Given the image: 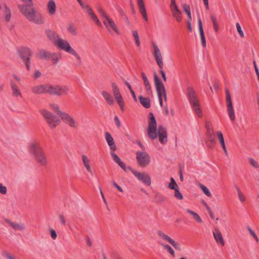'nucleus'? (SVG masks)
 Instances as JSON below:
<instances>
[{
    "mask_svg": "<svg viewBox=\"0 0 259 259\" xmlns=\"http://www.w3.org/2000/svg\"><path fill=\"white\" fill-rule=\"evenodd\" d=\"M157 235L161 239L169 243L170 244H171V243L174 240L171 237L165 234L163 232H162L161 231H158L157 232Z\"/></svg>",
    "mask_w": 259,
    "mask_h": 259,
    "instance_id": "nucleus-36",
    "label": "nucleus"
},
{
    "mask_svg": "<svg viewBox=\"0 0 259 259\" xmlns=\"http://www.w3.org/2000/svg\"><path fill=\"white\" fill-rule=\"evenodd\" d=\"M67 31L73 35H76L78 33L77 28L72 23H68L67 26Z\"/></svg>",
    "mask_w": 259,
    "mask_h": 259,
    "instance_id": "nucleus-34",
    "label": "nucleus"
},
{
    "mask_svg": "<svg viewBox=\"0 0 259 259\" xmlns=\"http://www.w3.org/2000/svg\"><path fill=\"white\" fill-rule=\"evenodd\" d=\"M64 123L72 128H76L78 126V123L71 115L66 112L62 113L60 117Z\"/></svg>",
    "mask_w": 259,
    "mask_h": 259,
    "instance_id": "nucleus-11",
    "label": "nucleus"
},
{
    "mask_svg": "<svg viewBox=\"0 0 259 259\" xmlns=\"http://www.w3.org/2000/svg\"><path fill=\"white\" fill-rule=\"evenodd\" d=\"M175 186H177V184L175 182V180L173 178H170V183L168 185V188L170 189L174 190L175 189Z\"/></svg>",
    "mask_w": 259,
    "mask_h": 259,
    "instance_id": "nucleus-48",
    "label": "nucleus"
},
{
    "mask_svg": "<svg viewBox=\"0 0 259 259\" xmlns=\"http://www.w3.org/2000/svg\"><path fill=\"white\" fill-rule=\"evenodd\" d=\"M216 136L221 146L225 145V143L222 133L221 131H218L216 133Z\"/></svg>",
    "mask_w": 259,
    "mask_h": 259,
    "instance_id": "nucleus-37",
    "label": "nucleus"
},
{
    "mask_svg": "<svg viewBox=\"0 0 259 259\" xmlns=\"http://www.w3.org/2000/svg\"><path fill=\"white\" fill-rule=\"evenodd\" d=\"M133 35L134 37L136 44L137 46V47H139L140 44V41L139 39V34L138 33V31L137 30L133 31Z\"/></svg>",
    "mask_w": 259,
    "mask_h": 259,
    "instance_id": "nucleus-44",
    "label": "nucleus"
},
{
    "mask_svg": "<svg viewBox=\"0 0 259 259\" xmlns=\"http://www.w3.org/2000/svg\"><path fill=\"white\" fill-rule=\"evenodd\" d=\"M153 54L156 61L157 65L160 68H162L163 67V64L162 61V54L160 50H154L153 52Z\"/></svg>",
    "mask_w": 259,
    "mask_h": 259,
    "instance_id": "nucleus-25",
    "label": "nucleus"
},
{
    "mask_svg": "<svg viewBox=\"0 0 259 259\" xmlns=\"http://www.w3.org/2000/svg\"><path fill=\"white\" fill-rule=\"evenodd\" d=\"M198 22L202 47H205L206 41L205 38L204 32L203 29L202 23L200 17H198Z\"/></svg>",
    "mask_w": 259,
    "mask_h": 259,
    "instance_id": "nucleus-27",
    "label": "nucleus"
},
{
    "mask_svg": "<svg viewBox=\"0 0 259 259\" xmlns=\"http://www.w3.org/2000/svg\"><path fill=\"white\" fill-rule=\"evenodd\" d=\"M24 4H19L18 8L20 13L30 22L42 25L45 22V19L42 15L34 7L33 0H20Z\"/></svg>",
    "mask_w": 259,
    "mask_h": 259,
    "instance_id": "nucleus-1",
    "label": "nucleus"
},
{
    "mask_svg": "<svg viewBox=\"0 0 259 259\" xmlns=\"http://www.w3.org/2000/svg\"><path fill=\"white\" fill-rule=\"evenodd\" d=\"M236 26V28L237 29V31L239 33L241 37H243L244 36V33L243 32V31L241 29L240 24L239 23H237Z\"/></svg>",
    "mask_w": 259,
    "mask_h": 259,
    "instance_id": "nucleus-57",
    "label": "nucleus"
},
{
    "mask_svg": "<svg viewBox=\"0 0 259 259\" xmlns=\"http://www.w3.org/2000/svg\"><path fill=\"white\" fill-rule=\"evenodd\" d=\"M248 161L249 163L252 166H253L254 168H258L259 167V164L258 162L255 160L254 159L252 158H249Z\"/></svg>",
    "mask_w": 259,
    "mask_h": 259,
    "instance_id": "nucleus-46",
    "label": "nucleus"
},
{
    "mask_svg": "<svg viewBox=\"0 0 259 259\" xmlns=\"http://www.w3.org/2000/svg\"><path fill=\"white\" fill-rule=\"evenodd\" d=\"M49 106L51 108V109L55 112L59 117L62 115V113H63L64 112H62L60 110L59 106L55 103H51L49 104Z\"/></svg>",
    "mask_w": 259,
    "mask_h": 259,
    "instance_id": "nucleus-33",
    "label": "nucleus"
},
{
    "mask_svg": "<svg viewBox=\"0 0 259 259\" xmlns=\"http://www.w3.org/2000/svg\"><path fill=\"white\" fill-rule=\"evenodd\" d=\"M247 228L250 235L254 238L256 242H258V239L255 232L249 226H248Z\"/></svg>",
    "mask_w": 259,
    "mask_h": 259,
    "instance_id": "nucleus-50",
    "label": "nucleus"
},
{
    "mask_svg": "<svg viewBox=\"0 0 259 259\" xmlns=\"http://www.w3.org/2000/svg\"><path fill=\"white\" fill-rule=\"evenodd\" d=\"M77 1L84 10H85L86 9H87V8L89 7V5L82 3L81 0H77Z\"/></svg>",
    "mask_w": 259,
    "mask_h": 259,
    "instance_id": "nucleus-58",
    "label": "nucleus"
},
{
    "mask_svg": "<svg viewBox=\"0 0 259 259\" xmlns=\"http://www.w3.org/2000/svg\"><path fill=\"white\" fill-rule=\"evenodd\" d=\"M6 222L15 231H23L25 229V226L21 223L13 222L8 219L6 220Z\"/></svg>",
    "mask_w": 259,
    "mask_h": 259,
    "instance_id": "nucleus-20",
    "label": "nucleus"
},
{
    "mask_svg": "<svg viewBox=\"0 0 259 259\" xmlns=\"http://www.w3.org/2000/svg\"><path fill=\"white\" fill-rule=\"evenodd\" d=\"M66 50L68 53L72 54L74 56H75L78 59H80V57L78 55H77V53H76V52L74 50Z\"/></svg>",
    "mask_w": 259,
    "mask_h": 259,
    "instance_id": "nucleus-59",
    "label": "nucleus"
},
{
    "mask_svg": "<svg viewBox=\"0 0 259 259\" xmlns=\"http://www.w3.org/2000/svg\"><path fill=\"white\" fill-rule=\"evenodd\" d=\"M171 244L176 249H177L178 250H181V246L180 244L179 243L175 241L174 240H173V241L171 243Z\"/></svg>",
    "mask_w": 259,
    "mask_h": 259,
    "instance_id": "nucleus-49",
    "label": "nucleus"
},
{
    "mask_svg": "<svg viewBox=\"0 0 259 259\" xmlns=\"http://www.w3.org/2000/svg\"><path fill=\"white\" fill-rule=\"evenodd\" d=\"M81 158H82V162L83 163L84 165H85L86 164H90V160L86 155H82Z\"/></svg>",
    "mask_w": 259,
    "mask_h": 259,
    "instance_id": "nucleus-54",
    "label": "nucleus"
},
{
    "mask_svg": "<svg viewBox=\"0 0 259 259\" xmlns=\"http://www.w3.org/2000/svg\"><path fill=\"white\" fill-rule=\"evenodd\" d=\"M46 34L47 37L54 44L60 38L58 33L54 30L47 29L46 30Z\"/></svg>",
    "mask_w": 259,
    "mask_h": 259,
    "instance_id": "nucleus-19",
    "label": "nucleus"
},
{
    "mask_svg": "<svg viewBox=\"0 0 259 259\" xmlns=\"http://www.w3.org/2000/svg\"><path fill=\"white\" fill-rule=\"evenodd\" d=\"M236 190H237V192L238 197V198H239V200L241 202H245V200H246L245 196H244V195L243 194L242 192L241 191L240 188H238V187H237L236 188Z\"/></svg>",
    "mask_w": 259,
    "mask_h": 259,
    "instance_id": "nucleus-39",
    "label": "nucleus"
},
{
    "mask_svg": "<svg viewBox=\"0 0 259 259\" xmlns=\"http://www.w3.org/2000/svg\"><path fill=\"white\" fill-rule=\"evenodd\" d=\"M33 157L35 160L41 165H46L48 163V161L44 151H42L39 153H38Z\"/></svg>",
    "mask_w": 259,
    "mask_h": 259,
    "instance_id": "nucleus-18",
    "label": "nucleus"
},
{
    "mask_svg": "<svg viewBox=\"0 0 259 259\" xmlns=\"http://www.w3.org/2000/svg\"><path fill=\"white\" fill-rule=\"evenodd\" d=\"M102 20L106 28L109 31L113 30L116 33H118V30L115 23L108 15L102 19Z\"/></svg>",
    "mask_w": 259,
    "mask_h": 259,
    "instance_id": "nucleus-13",
    "label": "nucleus"
},
{
    "mask_svg": "<svg viewBox=\"0 0 259 259\" xmlns=\"http://www.w3.org/2000/svg\"><path fill=\"white\" fill-rule=\"evenodd\" d=\"M55 45L60 49H71V47L68 41L60 37L55 42Z\"/></svg>",
    "mask_w": 259,
    "mask_h": 259,
    "instance_id": "nucleus-26",
    "label": "nucleus"
},
{
    "mask_svg": "<svg viewBox=\"0 0 259 259\" xmlns=\"http://www.w3.org/2000/svg\"><path fill=\"white\" fill-rule=\"evenodd\" d=\"M141 75L142 78L143 79L144 83L145 86L146 90H147L148 93L150 94L152 93L151 87L149 81L146 76L144 72L141 73Z\"/></svg>",
    "mask_w": 259,
    "mask_h": 259,
    "instance_id": "nucleus-30",
    "label": "nucleus"
},
{
    "mask_svg": "<svg viewBox=\"0 0 259 259\" xmlns=\"http://www.w3.org/2000/svg\"><path fill=\"white\" fill-rule=\"evenodd\" d=\"M41 75V73L40 71L38 70H35L34 71L33 77L35 79H37L39 78Z\"/></svg>",
    "mask_w": 259,
    "mask_h": 259,
    "instance_id": "nucleus-61",
    "label": "nucleus"
},
{
    "mask_svg": "<svg viewBox=\"0 0 259 259\" xmlns=\"http://www.w3.org/2000/svg\"><path fill=\"white\" fill-rule=\"evenodd\" d=\"M172 256H175V252L172 248L167 244H164L161 243H159Z\"/></svg>",
    "mask_w": 259,
    "mask_h": 259,
    "instance_id": "nucleus-38",
    "label": "nucleus"
},
{
    "mask_svg": "<svg viewBox=\"0 0 259 259\" xmlns=\"http://www.w3.org/2000/svg\"><path fill=\"white\" fill-rule=\"evenodd\" d=\"M154 81L158 97H164V100H166V90L163 84L160 81L157 74H154Z\"/></svg>",
    "mask_w": 259,
    "mask_h": 259,
    "instance_id": "nucleus-9",
    "label": "nucleus"
},
{
    "mask_svg": "<svg viewBox=\"0 0 259 259\" xmlns=\"http://www.w3.org/2000/svg\"><path fill=\"white\" fill-rule=\"evenodd\" d=\"M174 190H175V196L180 200L182 199L183 197L181 193L177 189H175Z\"/></svg>",
    "mask_w": 259,
    "mask_h": 259,
    "instance_id": "nucleus-53",
    "label": "nucleus"
},
{
    "mask_svg": "<svg viewBox=\"0 0 259 259\" xmlns=\"http://www.w3.org/2000/svg\"><path fill=\"white\" fill-rule=\"evenodd\" d=\"M47 93L53 95L61 96L66 95L68 89L66 86L51 85L47 84Z\"/></svg>",
    "mask_w": 259,
    "mask_h": 259,
    "instance_id": "nucleus-5",
    "label": "nucleus"
},
{
    "mask_svg": "<svg viewBox=\"0 0 259 259\" xmlns=\"http://www.w3.org/2000/svg\"><path fill=\"white\" fill-rule=\"evenodd\" d=\"M50 233L51 237L53 239L55 240L57 237V233L56 231L54 229H51L50 230Z\"/></svg>",
    "mask_w": 259,
    "mask_h": 259,
    "instance_id": "nucleus-62",
    "label": "nucleus"
},
{
    "mask_svg": "<svg viewBox=\"0 0 259 259\" xmlns=\"http://www.w3.org/2000/svg\"><path fill=\"white\" fill-rule=\"evenodd\" d=\"M3 255L6 257V259H16L14 256L7 253H4Z\"/></svg>",
    "mask_w": 259,
    "mask_h": 259,
    "instance_id": "nucleus-64",
    "label": "nucleus"
},
{
    "mask_svg": "<svg viewBox=\"0 0 259 259\" xmlns=\"http://www.w3.org/2000/svg\"><path fill=\"white\" fill-rule=\"evenodd\" d=\"M225 93L226 96V107L227 112L230 120L234 121L235 119V116L231 96L228 89H225Z\"/></svg>",
    "mask_w": 259,
    "mask_h": 259,
    "instance_id": "nucleus-8",
    "label": "nucleus"
},
{
    "mask_svg": "<svg viewBox=\"0 0 259 259\" xmlns=\"http://www.w3.org/2000/svg\"><path fill=\"white\" fill-rule=\"evenodd\" d=\"M213 236L215 241L218 243H220L223 246L225 245V242L224 241L222 233L218 228H215L214 231L213 232Z\"/></svg>",
    "mask_w": 259,
    "mask_h": 259,
    "instance_id": "nucleus-22",
    "label": "nucleus"
},
{
    "mask_svg": "<svg viewBox=\"0 0 259 259\" xmlns=\"http://www.w3.org/2000/svg\"><path fill=\"white\" fill-rule=\"evenodd\" d=\"M84 11L88 14L91 19L94 21L97 26L102 27L101 22L90 6Z\"/></svg>",
    "mask_w": 259,
    "mask_h": 259,
    "instance_id": "nucleus-15",
    "label": "nucleus"
},
{
    "mask_svg": "<svg viewBox=\"0 0 259 259\" xmlns=\"http://www.w3.org/2000/svg\"><path fill=\"white\" fill-rule=\"evenodd\" d=\"M51 129H54L61 123L60 119L55 115L46 109L39 111Z\"/></svg>",
    "mask_w": 259,
    "mask_h": 259,
    "instance_id": "nucleus-4",
    "label": "nucleus"
},
{
    "mask_svg": "<svg viewBox=\"0 0 259 259\" xmlns=\"http://www.w3.org/2000/svg\"><path fill=\"white\" fill-rule=\"evenodd\" d=\"M188 98L192 109L199 117L202 116V111L200 107V102L193 88L188 87L187 89Z\"/></svg>",
    "mask_w": 259,
    "mask_h": 259,
    "instance_id": "nucleus-3",
    "label": "nucleus"
},
{
    "mask_svg": "<svg viewBox=\"0 0 259 259\" xmlns=\"http://www.w3.org/2000/svg\"><path fill=\"white\" fill-rule=\"evenodd\" d=\"M132 174L137 179L142 182L143 184L147 186H150L151 183V180L149 175L145 172H140L136 170H134L131 167H128Z\"/></svg>",
    "mask_w": 259,
    "mask_h": 259,
    "instance_id": "nucleus-7",
    "label": "nucleus"
},
{
    "mask_svg": "<svg viewBox=\"0 0 259 259\" xmlns=\"http://www.w3.org/2000/svg\"><path fill=\"white\" fill-rule=\"evenodd\" d=\"M253 65H254L255 71V73L256 74L258 80L259 81V71H258V68L257 67V65H256L255 61H253Z\"/></svg>",
    "mask_w": 259,
    "mask_h": 259,
    "instance_id": "nucleus-63",
    "label": "nucleus"
},
{
    "mask_svg": "<svg viewBox=\"0 0 259 259\" xmlns=\"http://www.w3.org/2000/svg\"><path fill=\"white\" fill-rule=\"evenodd\" d=\"M115 100L122 110H124V102L122 97L115 98Z\"/></svg>",
    "mask_w": 259,
    "mask_h": 259,
    "instance_id": "nucleus-43",
    "label": "nucleus"
},
{
    "mask_svg": "<svg viewBox=\"0 0 259 259\" xmlns=\"http://www.w3.org/2000/svg\"><path fill=\"white\" fill-rule=\"evenodd\" d=\"M7 192V187L3 185L2 183H0V193L3 195H5Z\"/></svg>",
    "mask_w": 259,
    "mask_h": 259,
    "instance_id": "nucleus-51",
    "label": "nucleus"
},
{
    "mask_svg": "<svg viewBox=\"0 0 259 259\" xmlns=\"http://www.w3.org/2000/svg\"><path fill=\"white\" fill-rule=\"evenodd\" d=\"M59 219L60 222L63 225H66V220H65V217L63 214H59Z\"/></svg>",
    "mask_w": 259,
    "mask_h": 259,
    "instance_id": "nucleus-55",
    "label": "nucleus"
},
{
    "mask_svg": "<svg viewBox=\"0 0 259 259\" xmlns=\"http://www.w3.org/2000/svg\"><path fill=\"white\" fill-rule=\"evenodd\" d=\"M47 10L50 16H52L55 15L57 11V6L53 0L49 1L47 5Z\"/></svg>",
    "mask_w": 259,
    "mask_h": 259,
    "instance_id": "nucleus-17",
    "label": "nucleus"
},
{
    "mask_svg": "<svg viewBox=\"0 0 259 259\" xmlns=\"http://www.w3.org/2000/svg\"><path fill=\"white\" fill-rule=\"evenodd\" d=\"M11 87L13 93V95L15 97H22L21 93L18 87L13 82H11Z\"/></svg>",
    "mask_w": 259,
    "mask_h": 259,
    "instance_id": "nucleus-32",
    "label": "nucleus"
},
{
    "mask_svg": "<svg viewBox=\"0 0 259 259\" xmlns=\"http://www.w3.org/2000/svg\"><path fill=\"white\" fill-rule=\"evenodd\" d=\"M211 124L209 122L206 123V128L207 129L206 135L209 139V141L211 144H214L215 142L214 138V132L213 130L210 127Z\"/></svg>",
    "mask_w": 259,
    "mask_h": 259,
    "instance_id": "nucleus-23",
    "label": "nucleus"
},
{
    "mask_svg": "<svg viewBox=\"0 0 259 259\" xmlns=\"http://www.w3.org/2000/svg\"><path fill=\"white\" fill-rule=\"evenodd\" d=\"M18 54L20 58L25 62L27 70L30 69V57L31 55L29 50H19Z\"/></svg>",
    "mask_w": 259,
    "mask_h": 259,
    "instance_id": "nucleus-12",
    "label": "nucleus"
},
{
    "mask_svg": "<svg viewBox=\"0 0 259 259\" xmlns=\"http://www.w3.org/2000/svg\"><path fill=\"white\" fill-rule=\"evenodd\" d=\"M102 95L104 97L106 102L110 105L114 104V100L112 96L107 91H103L102 92Z\"/></svg>",
    "mask_w": 259,
    "mask_h": 259,
    "instance_id": "nucleus-29",
    "label": "nucleus"
},
{
    "mask_svg": "<svg viewBox=\"0 0 259 259\" xmlns=\"http://www.w3.org/2000/svg\"><path fill=\"white\" fill-rule=\"evenodd\" d=\"M200 188L203 191V193L208 197L211 196V193H210L209 189L204 185L200 184Z\"/></svg>",
    "mask_w": 259,
    "mask_h": 259,
    "instance_id": "nucleus-41",
    "label": "nucleus"
},
{
    "mask_svg": "<svg viewBox=\"0 0 259 259\" xmlns=\"http://www.w3.org/2000/svg\"><path fill=\"white\" fill-rule=\"evenodd\" d=\"M178 8V7L176 4L175 0H171L170 5V10H172L174 9H175L176 8Z\"/></svg>",
    "mask_w": 259,
    "mask_h": 259,
    "instance_id": "nucleus-60",
    "label": "nucleus"
},
{
    "mask_svg": "<svg viewBox=\"0 0 259 259\" xmlns=\"http://www.w3.org/2000/svg\"><path fill=\"white\" fill-rule=\"evenodd\" d=\"M98 11L101 15V19L107 16L106 13L101 7L99 8Z\"/></svg>",
    "mask_w": 259,
    "mask_h": 259,
    "instance_id": "nucleus-52",
    "label": "nucleus"
},
{
    "mask_svg": "<svg viewBox=\"0 0 259 259\" xmlns=\"http://www.w3.org/2000/svg\"><path fill=\"white\" fill-rule=\"evenodd\" d=\"M125 84L126 85V87L128 88V89H129L130 90V92H131V93L132 94V96H133V97L134 98V100L135 101L137 102V97H136V94H135V93L134 92V91H133V90L132 89L131 85L130 84V83L125 81Z\"/></svg>",
    "mask_w": 259,
    "mask_h": 259,
    "instance_id": "nucleus-45",
    "label": "nucleus"
},
{
    "mask_svg": "<svg viewBox=\"0 0 259 259\" xmlns=\"http://www.w3.org/2000/svg\"><path fill=\"white\" fill-rule=\"evenodd\" d=\"M170 10L174 18L177 22H180L182 21V17L181 11L178 9V8Z\"/></svg>",
    "mask_w": 259,
    "mask_h": 259,
    "instance_id": "nucleus-28",
    "label": "nucleus"
},
{
    "mask_svg": "<svg viewBox=\"0 0 259 259\" xmlns=\"http://www.w3.org/2000/svg\"><path fill=\"white\" fill-rule=\"evenodd\" d=\"M137 5L139 11L145 21H148V17L144 3V0H137Z\"/></svg>",
    "mask_w": 259,
    "mask_h": 259,
    "instance_id": "nucleus-21",
    "label": "nucleus"
},
{
    "mask_svg": "<svg viewBox=\"0 0 259 259\" xmlns=\"http://www.w3.org/2000/svg\"><path fill=\"white\" fill-rule=\"evenodd\" d=\"M38 55L41 59H52L54 61V63H56L58 59L60 57V55L58 54L51 55L44 50L40 51Z\"/></svg>",
    "mask_w": 259,
    "mask_h": 259,
    "instance_id": "nucleus-14",
    "label": "nucleus"
},
{
    "mask_svg": "<svg viewBox=\"0 0 259 259\" xmlns=\"http://www.w3.org/2000/svg\"><path fill=\"white\" fill-rule=\"evenodd\" d=\"M147 135L151 140L156 139L158 137L159 142L165 144L167 141V132L164 127L162 125L157 126V122L153 113H149L148 121Z\"/></svg>",
    "mask_w": 259,
    "mask_h": 259,
    "instance_id": "nucleus-2",
    "label": "nucleus"
},
{
    "mask_svg": "<svg viewBox=\"0 0 259 259\" xmlns=\"http://www.w3.org/2000/svg\"><path fill=\"white\" fill-rule=\"evenodd\" d=\"M105 139L111 151H115L116 149V146L115 144L113 138L108 132H106L105 133Z\"/></svg>",
    "mask_w": 259,
    "mask_h": 259,
    "instance_id": "nucleus-24",
    "label": "nucleus"
},
{
    "mask_svg": "<svg viewBox=\"0 0 259 259\" xmlns=\"http://www.w3.org/2000/svg\"><path fill=\"white\" fill-rule=\"evenodd\" d=\"M139 100L141 104L145 108H149L150 107V100L148 98H144L142 96L139 97Z\"/></svg>",
    "mask_w": 259,
    "mask_h": 259,
    "instance_id": "nucleus-35",
    "label": "nucleus"
},
{
    "mask_svg": "<svg viewBox=\"0 0 259 259\" xmlns=\"http://www.w3.org/2000/svg\"><path fill=\"white\" fill-rule=\"evenodd\" d=\"M85 243L87 244V245H88V246L89 247H91L92 245V241H91V239L90 237V236L88 235H85Z\"/></svg>",
    "mask_w": 259,
    "mask_h": 259,
    "instance_id": "nucleus-56",
    "label": "nucleus"
},
{
    "mask_svg": "<svg viewBox=\"0 0 259 259\" xmlns=\"http://www.w3.org/2000/svg\"><path fill=\"white\" fill-rule=\"evenodd\" d=\"M136 154L138 163L141 167H145L150 163L151 159L147 152L144 151H138Z\"/></svg>",
    "mask_w": 259,
    "mask_h": 259,
    "instance_id": "nucleus-6",
    "label": "nucleus"
},
{
    "mask_svg": "<svg viewBox=\"0 0 259 259\" xmlns=\"http://www.w3.org/2000/svg\"><path fill=\"white\" fill-rule=\"evenodd\" d=\"M28 150L33 157L43 151L39 142L37 141H33L29 144Z\"/></svg>",
    "mask_w": 259,
    "mask_h": 259,
    "instance_id": "nucleus-10",
    "label": "nucleus"
},
{
    "mask_svg": "<svg viewBox=\"0 0 259 259\" xmlns=\"http://www.w3.org/2000/svg\"><path fill=\"white\" fill-rule=\"evenodd\" d=\"M183 8L184 11L187 14L189 19H190V20H191L192 17H191V11H190V7L189 5H188L185 4L184 5H183Z\"/></svg>",
    "mask_w": 259,
    "mask_h": 259,
    "instance_id": "nucleus-40",
    "label": "nucleus"
},
{
    "mask_svg": "<svg viewBox=\"0 0 259 259\" xmlns=\"http://www.w3.org/2000/svg\"><path fill=\"white\" fill-rule=\"evenodd\" d=\"M112 90L113 95H115L116 94H118L120 93L119 91V89L117 87V85L115 83H112Z\"/></svg>",
    "mask_w": 259,
    "mask_h": 259,
    "instance_id": "nucleus-47",
    "label": "nucleus"
},
{
    "mask_svg": "<svg viewBox=\"0 0 259 259\" xmlns=\"http://www.w3.org/2000/svg\"><path fill=\"white\" fill-rule=\"evenodd\" d=\"M186 211L192 215L193 220L198 223H202V220L198 213L189 209H186Z\"/></svg>",
    "mask_w": 259,
    "mask_h": 259,
    "instance_id": "nucleus-31",
    "label": "nucleus"
},
{
    "mask_svg": "<svg viewBox=\"0 0 259 259\" xmlns=\"http://www.w3.org/2000/svg\"><path fill=\"white\" fill-rule=\"evenodd\" d=\"M115 151H110V154L114 160L115 162L118 163L119 164L120 163H121L122 161L120 158L114 153Z\"/></svg>",
    "mask_w": 259,
    "mask_h": 259,
    "instance_id": "nucleus-42",
    "label": "nucleus"
},
{
    "mask_svg": "<svg viewBox=\"0 0 259 259\" xmlns=\"http://www.w3.org/2000/svg\"><path fill=\"white\" fill-rule=\"evenodd\" d=\"M47 84H39L33 87L32 92L35 94H42L47 93Z\"/></svg>",
    "mask_w": 259,
    "mask_h": 259,
    "instance_id": "nucleus-16",
    "label": "nucleus"
}]
</instances>
